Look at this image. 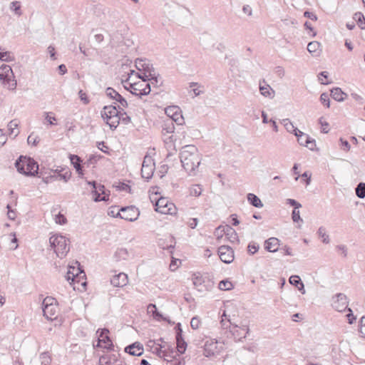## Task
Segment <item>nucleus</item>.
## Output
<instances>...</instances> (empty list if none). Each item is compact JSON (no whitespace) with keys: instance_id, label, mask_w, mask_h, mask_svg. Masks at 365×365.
<instances>
[{"instance_id":"49","label":"nucleus","mask_w":365,"mask_h":365,"mask_svg":"<svg viewBox=\"0 0 365 365\" xmlns=\"http://www.w3.org/2000/svg\"><path fill=\"white\" fill-rule=\"evenodd\" d=\"M97 147L102 152L106 154H110V149L104 142L98 143Z\"/></svg>"},{"instance_id":"54","label":"nucleus","mask_w":365,"mask_h":365,"mask_svg":"<svg viewBox=\"0 0 365 365\" xmlns=\"http://www.w3.org/2000/svg\"><path fill=\"white\" fill-rule=\"evenodd\" d=\"M304 146L307 147L311 150H313L316 148L315 140L309 137L308 141L306 142V145H304Z\"/></svg>"},{"instance_id":"33","label":"nucleus","mask_w":365,"mask_h":365,"mask_svg":"<svg viewBox=\"0 0 365 365\" xmlns=\"http://www.w3.org/2000/svg\"><path fill=\"white\" fill-rule=\"evenodd\" d=\"M218 288L220 290H225V291L232 290L234 288V284L229 279H225V280L220 282V283L218 284Z\"/></svg>"},{"instance_id":"58","label":"nucleus","mask_w":365,"mask_h":365,"mask_svg":"<svg viewBox=\"0 0 365 365\" xmlns=\"http://www.w3.org/2000/svg\"><path fill=\"white\" fill-rule=\"evenodd\" d=\"M359 332L362 336L365 337V317H362L361 319Z\"/></svg>"},{"instance_id":"12","label":"nucleus","mask_w":365,"mask_h":365,"mask_svg":"<svg viewBox=\"0 0 365 365\" xmlns=\"http://www.w3.org/2000/svg\"><path fill=\"white\" fill-rule=\"evenodd\" d=\"M135 66L138 71V73L141 75V76L152 78L153 76V68L152 66L149 63V62L146 60L143 59H137L135 61Z\"/></svg>"},{"instance_id":"56","label":"nucleus","mask_w":365,"mask_h":365,"mask_svg":"<svg viewBox=\"0 0 365 365\" xmlns=\"http://www.w3.org/2000/svg\"><path fill=\"white\" fill-rule=\"evenodd\" d=\"M181 263V262L178 259H173L170 264V269L171 271H175L179 266V264Z\"/></svg>"},{"instance_id":"43","label":"nucleus","mask_w":365,"mask_h":365,"mask_svg":"<svg viewBox=\"0 0 365 365\" xmlns=\"http://www.w3.org/2000/svg\"><path fill=\"white\" fill-rule=\"evenodd\" d=\"M319 81L322 84L327 85L331 83L328 73L326 71L322 72L318 76Z\"/></svg>"},{"instance_id":"52","label":"nucleus","mask_w":365,"mask_h":365,"mask_svg":"<svg viewBox=\"0 0 365 365\" xmlns=\"http://www.w3.org/2000/svg\"><path fill=\"white\" fill-rule=\"evenodd\" d=\"M10 237H11V242L9 245V248L11 250H15L18 247L17 238H16L15 234L11 235Z\"/></svg>"},{"instance_id":"4","label":"nucleus","mask_w":365,"mask_h":365,"mask_svg":"<svg viewBox=\"0 0 365 365\" xmlns=\"http://www.w3.org/2000/svg\"><path fill=\"white\" fill-rule=\"evenodd\" d=\"M15 165L19 173L24 175L35 176L38 173V165L31 158L20 156Z\"/></svg>"},{"instance_id":"2","label":"nucleus","mask_w":365,"mask_h":365,"mask_svg":"<svg viewBox=\"0 0 365 365\" xmlns=\"http://www.w3.org/2000/svg\"><path fill=\"white\" fill-rule=\"evenodd\" d=\"M66 279L74 290L84 292L87 289V278L83 270L80 267L78 262L70 265L66 274Z\"/></svg>"},{"instance_id":"13","label":"nucleus","mask_w":365,"mask_h":365,"mask_svg":"<svg viewBox=\"0 0 365 365\" xmlns=\"http://www.w3.org/2000/svg\"><path fill=\"white\" fill-rule=\"evenodd\" d=\"M165 113L171 119V126L170 127V132H172L173 129V121H175L178 124L182 123L183 118L179 107L169 106L165 108Z\"/></svg>"},{"instance_id":"30","label":"nucleus","mask_w":365,"mask_h":365,"mask_svg":"<svg viewBox=\"0 0 365 365\" xmlns=\"http://www.w3.org/2000/svg\"><path fill=\"white\" fill-rule=\"evenodd\" d=\"M192 280L193 284L195 287V288L197 289L198 290L201 291L203 288V282H204L202 276L199 273L194 274L192 275Z\"/></svg>"},{"instance_id":"46","label":"nucleus","mask_w":365,"mask_h":365,"mask_svg":"<svg viewBox=\"0 0 365 365\" xmlns=\"http://www.w3.org/2000/svg\"><path fill=\"white\" fill-rule=\"evenodd\" d=\"M175 329H176V336H175L176 341H184V339L182 337V329L181 328V324L180 323H178L176 325Z\"/></svg>"},{"instance_id":"23","label":"nucleus","mask_w":365,"mask_h":365,"mask_svg":"<svg viewBox=\"0 0 365 365\" xmlns=\"http://www.w3.org/2000/svg\"><path fill=\"white\" fill-rule=\"evenodd\" d=\"M280 246L279 240L276 237H270L264 242V248L270 252H277Z\"/></svg>"},{"instance_id":"61","label":"nucleus","mask_w":365,"mask_h":365,"mask_svg":"<svg viewBox=\"0 0 365 365\" xmlns=\"http://www.w3.org/2000/svg\"><path fill=\"white\" fill-rule=\"evenodd\" d=\"M258 248H259L258 246H257L255 244H252V245L250 244L248 245V251L251 254L256 253L258 251Z\"/></svg>"},{"instance_id":"21","label":"nucleus","mask_w":365,"mask_h":365,"mask_svg":"<svg viewBox=\"0 0 365 365\" xmlns=\"http://www.w3.org/2000/svg\"><path fill=\"white\" fill-rule=\"evenodd\" d=\"M237 313V308L235 307V305L234 304V302L232 300H227L224 302V309L222 313V317H230L232 316H235Z\"/></svg>"},{"instance_id":"42","label":"nucleus","mask_w":365,"mask_h":365,"mask_svg":"<svg viewBox=\"0 0 365 365\" xmlns=\"http://www.w3.org/2000/svg\"><path fill=\"white\" fill-rule=\"evenodd\" d=\"M259 91L262 95L265 97L271 96L272 95V88L269 85L259 86Z\"/></svg>"},{"instance_id":"26","label":"nucleus","mask_w":365,"mask_h":365,"mask_svg":"<svg viewBox=\"0 0 365 365\" xmlns=\"http://www.w3.org/2000/svg\"><path fill=\"white\" fill-rule=\"evenodd\" d=\"M147 312L148 314H152L153 318L158 321L166 320V318H164L163 315L158 312L157 307L154 304H150L148 305Z\"/></svg>"},{"instance_id":"31","label":"nucleus","mask_w":365,"mask_h":365,"mask_svg":"<svg viewBox=\"0 0 365 365\" xmlns=\"http://www.w3.org/2000/svg\"><path fill=\"white\" fill-rule=\"evenodd\" d=\"M307 50L311 53L318 55L321 51V44L318 41L310 42L307 46Z\"/></svg>"},{"instance_id":"32","label":"nucleus","mask_w":365,"mask_h":365,"mask_svg":"<svg viewBox=\"0 0 365 365\" xmlns=\"http://www.w3.org/2000/svg\"><path fill=\"white\" fill-rule=\"evenodd\" d=\"M220 324L222 329H229L231 331V329L233 326V324H235V322H232V318L227 317H225L222 316V319L220 321Z\"/></svg>"},{"instance_id":"53","label":"nucleus","mask_w":365,"mask_h":365,"mask_svg":"<svg viewBox=\"0 0 365 365\" xmlns=\"http://www.w3.org/2000/svg\"><path fill=\"white\" fill-rule=\"evenodd\" d=\"M11 9L17 14L20 15L21 4L19 1H14L11 3Z\"/></svg>"},{"instance_id":"64","label":"nucleus","mask_w":365,"mask_h":365,"mask_svg":"<svg viewBox=\"0 0 365 365\" xmlns=\"http://www.w3.org/2000/svg\"><path fill=\"white\" fill-rule=\"evenodd\" d=\"M36 138L37 137L36 135L31 134L28 137V143L29 144L36 145Z\"/></svg>"},{"instance_id":"41","label":"nucleus","mask_w":365,"mask_h":365,"mask_svg":"<svg viewBox=\"0 0 365 365\" xmlns=\"http://www.w3.org/2000/svg\"><path fill=\"white\" fill-rule=\"evenodd\" d=\"M158 356L163 358L164 360L169 361V359L166 358L167 356V351L163 350V346L158 345V346L154 348L153 351Z\"/></svg>"},{"instance_id":"15","label":"nucleus","mask_w":365,"mask_h":365,"mask_svg":"<svg viewBox=\"0 0 365 365\" xmlns=\"http://www.w3.org/2000/svg\"><path fill=\"white\" fill-rule=\"evenodd\" d=\"M109 333L108 329H102L101 330H98L97 334H98V340L97 346L103 347L104 349H110L113 346L112 341L108 336V334Z\"/></svg>"},{"instance_id":"48","label":"nucleus","mask_w":365,"mask_h":365,"mask_svg":"<svg viewBox=\"0 0 365 365\" xmlns=\"http://www.w3.org/2000/svg\"><path fill=\"white\" fill-rule=\"evenodd\" d=\"M320 101L323 105H324L327 108H329L330 106V101L328 94L322 93L320 96Z\"/></svg>"},{"instance_id":"27","label":"nucleus","mask_w":365,"mask_h":365,"mask_svg":"<svg viewBox=\"0 0 365 365\" xmlns=\"http://www.w3.org/2000/svg\"><path fill=\"white\" fill-rule=\"evenodd\" d=\"M70 160H71V164L73 165V167L76 170L77 173L79 175H83V170H82L81 165L82 160H81V158L76 155H71Z\"/></svg>"},{"instance_id":"35","label":"nucleus","mask_w":365,"mask_h":365,"mask_svg":"<svg viewBox=\"0 0 365 365\" xmlns=\"http://www.w3.org/2000/svg\"><path fill=\"white\" fill-rule=\"evenodd\" d=\"M248 201L256 207H262V203L260 199L254 194L250 193L247 196Z\"/></svg>"},{"instance_id":"38","label":"nucleus","mask_w":365,"mask_h":365,"mask_svg":"<svg viewBox=\"0 0 365 365\" xmlns=\"http://www.w3.org/2000/svg\"><path fill=\"white\" fill-rule=\"evenodd\" d=\"M321 131L324 133H328L330 130L329 123L324 117H321L319 120Z\"/></svg>"},{"instance_id":"29","label":"nucleus","mask_w":365,"mask_h":365,"mask_svg":"<svg viewBox=\"0 0 365 365\" xmlns=\"http://www.w3.org/2000/svg\"><path fill=\"white\" fill-rule=\"evenodd\" d=\"M331 96L334 100L337 101H342L346 97V94L344 93L339 88H333L331 91Z\"/></svg>"},{"instance_id":"25","label":"nucleus","mask_w":365,"mask_h":365,"mask_svg":"<svg viewBox=\"0 0 365 365\" xmlns=\"http://www.w3.org/2000/svg\"><path fill=\"white\" fill-rule=\"evenodd\" d=\"M155 169V165L151 164H143L141 168V174L143 178L150 179Z\"/></svg>"},{"instance_id":"6","label":"nucleus","mask_w":365,"mask_h":365,"mask_svg":"<svg viewBox=\"0 0 365 365\" xmlns=\"http://www.w3.org/2000/svg\"><path fill=\"white\" fill-rule=\"evenodd\" d=\"M49 241L58 257H63L68 252V240L65 237L53 235L50 237Z\"/></svg>"},{"instance_id":"57","label":"nucleus","mask_w":365,"mask_h":365,"mask_svg":"<svg viewBox=\"0 0 365 365\" xmlns=\"http://www.w3.org/2000/svg\"><path fill=\"white\" fill-rule=\"evenodd\" d=\"M292 220L294 222H298L299 221H302V219L300 218V213L299 210L298 209H294L292 212Z\"/></svg>"},{"instance_id":"8","label":"nucleus","mask_w":365,"mask_h":365,"mask_svg":"<svg viewBox=\"0 0 365 365\" xmlns=\"http://www.w3.org/2000/svg\"><path fill=\"white\" fill-rule=\"evenodd\" d=\"M153 200H155V206L156 212L163 215H173L177 214L178 210L176 206L168 198L161 197L158 200L155 198Z\"/></svg>"},{"instance_id":"20","label":"nucleus","mask_w":365,"mask_h":365,"mask_svg":"<svg viewBox=\"0 0 365 365\" xmlns=\"http://www.w3.org/2000/svg\"><path fill=\"white\" fill-rule=\"evenodd\" d=\"M125 351L132 356H141L143 354V345L139 342H135L125 348Z\"/></svg>"},{"instance_id":"39","label":"nucleus","mask_w":365,"mask_h":365,"mask_svg":"<svg viewBox=\"0 0 365 365\" xmlns=\"http://www.w3.org/2000/svg\"><path fill=\"white\" fill-rule=\"evenodd\" d=\"M40 360L41 365H50L51 363V357L48 352H43L40 354Z\"/></svg>"},{"instance_id":"11","label":"nucleus","mask_w":365,"mask_h":365,"mask_svg":"<svg viewBox=\"0 0 365 365\" xmlns=\"http://www.w3.org/2000/svg\"><path fill=\"white\" fill-rule=\"evenodd\" d=\"M224 235L230 241L234 242L237 240V233L235 230L227 225L219 226L215 231V235L217 239L223 237Z\"/></svg>"},{"instance_id":"34","label":"nucleus","mask_w":365,"mask_h":365,"mask_svg":"<svg viewBox=\"0 0 365 365\" xmlns=\"http://www.w3.org/2000/svg\"><path fill=\"white\" fill-rule=\"evenodd\" d=\"M289 282L292 285L295 286L299 290H302L304 289V284L302 282L301 279L299 276H291L289 278Z\"/></svg>"},{"instance_id":"62","label":"nucleus","mask_w":365,"mask_h":365,"mask_svg":"<svg viewBox=\"0 0 365 365\" xmlns=\"http://www.w3.org/2000/svg\"><path fill=\"white\" fill-rule=\"evenodd\" d=\"M7 140L6 135L3 133L1 130H0V146H2L5 144Z\"/></svg>"},{"instance_id":"19","label":"nucleus","mask_w":365,"mask_h":365,"mask_svg":"<svg viewBox=\"0 0 365 365\" xmlns=\"http://www.w3.org/2000/svg\"><path fill=\"white\" fill-rule=\"evenodd\" d=\"M128 274L124 272L114 274L110 279L111 284L115 287H123L128 284Z\"/></svg>"},{"instance_id":"55","label":"nucleus","mask_w":365,"mask_h":365,"mask_svg":"<svg viewBox=\"0 0 365 365\" xmlns=\"http://www.w3.org/2000/svg\"><path fill=\"white\" fill-rule=\"evenodd\" d=\"M55 220H56V222L58 223V224H60V225H63L66 222V217L59 213L58 214L56 217H55Z\"/></svg>"},{"instance_id":"40","label":"nucleus","mask_w":365,"mask_h":365,"mask_svg":"<svg viewBox=\"0 0 365 365\" xmlns=\"http://www.w3.org/2000/svg\"><path fill=\"white\" fill-rule=\"evenodd\" d=\"M0 60L6 61H12V54L10 52L5 51L4 48H1L0 47Z\"/></svg>"},{"instance_id":"60","label":"nucleus","mask_w":365,"mask_h":365,"mask_svg":"<svg viewBox=\"0 0 365 365\" xmlns=\"http://www.w3.org/2000/svg\"><path fill=\"white\" fill-rule=\"evenodd\" d=\"M309 135H307V134H304V135H301V137H299L297 140L299 142V143L301 145H306V142L308 141V138H309Z\"/></svg>"},{"instance_id":"63","label":"nucleus","mask_w":365,"mask_h":365,"mask_svg":"<svg viewBox=\"0 0 365 365\" xmlns=\"http://www.w3.org/2000/svg\"><path fill=\"white\" fill-rule=\"evenodd\" d=\"M304 15L305 17L311 19L312 20H314V21H317V16L315 14L311 13V12L305 11Z\"/></svg>"},{"instance_id":"17","label":"nucleus","mask_w":365,"mask_h":365,"mask_svg":"<svg viewBox=\"0 0 365 365\" xmlns=\"http://www.w3.org/2000/svg\"><path fill=\"white\" fill-rule=\"evenodd\" d=\"M94 190L92 192V197L96 202L106 201L109 199V193L106 191L103 185H96L95 182L93 183Z\"/></svg>"},{"instance_id":"9","label":"nucleus","mask_w":365,"mask_h":365,"mask_svg":"<svg viewBox=\"0 0 365 365\" xmlns=\"http://www.w3.org/2000/svg\"><path fill=\"white\" fill-rule=\"evenodd\" d=\"M203 354L206 357L219 354L224 348V344L214 339H207L204 344Z\"/></svg>"},{"instance_id":"50","label":"nucleus","mask_w":365,"mask_h":365,"mask_svg":"<svg viewBox=\"0 0 365 365\" xmlns=\"http://www.w3.org/2000/svg\"><path fill=\"white\" fill-rule=\"evenodd\" d=\"M200 319L197 317H194L191 319V321H190V327H192V329H197L199 328L200 325Z\"/></svg>"},{"instance_id":"18","label":"nucleus","mask_w":365,"mask_h":365,"mask_svg":"<svg viewBox=\"0 0 365 365\" xmlns=\"http://www.w3.org/2000/svg\"><path fill=\"white\" fill-rule=\"evenodd\" d=\"M220 259L225 263L230 264L233 262L235 256L232 249L228 246H221L218 249Z\"/></svg>"},{"instance_id":"7","label":"nucleus","mask_w":365,"mask_h":365,"mask_svg":"<svg viewBox=\"0 0 365 365\" xmlns=\"http://www.w3.org/2000/svg\"><path fill=\"white\" fill-rule=\"evenodd\" d=\"M0 81L2 84L9 89H14L16 86V81L11 68L6 64L0 66Z\"/></svg>"},{"instance_id":"37","label":"nucleus","mask_w":365,"mask_h":365,"mask_svg":"<svg viewBox=\"0 0 365 365\" xmlns=\"http://www.w3.org/2000/svg\"><path fill=\"white\" fill-rule=\"evenodd\" d=\"M122 207L119 208L118 206H112L109 208L108 210V215L113 217H120L121 218V214H122Z\"/></svg>"},{"instance_id":"16","label":"nucleus","mask_w":365,"mask_h":365,"mask_svg":"<svg viewBox=\"0 0 365 365\" xmlns=\"http://www.w3.org/2000/svg\"><path fill=\"white\" fill-rule=\"evenodd\" d=\"M121 219L128 221H134L138 219L140 215L139 210L135 206L122 207Z\"/></svg>"},{"instance_id":"47","label":"nucleus","mask_w":365,"mask_h":365,"mask_svg":"<svg viewBox=\"0 0 365 365\" xmlns=\"http://www.w3.org/2000/svg\"><path fill=\"white\" fill-rule=\"evenodd\" d=\"M177 344V349L179 354H182L185 353L187 347V343L184 341H176Z\"/></svg>"},{"instance_id":"5","label":"nucleus","mask_w":365,"mask_h":365,"mask_svg":"<svg viewBox=\"0 0 365 365\" xmlns=\"http://www.w3.org/2000/svg\"><path fill=\"white\" fill-rule=\"evenodd\" d=\"M101 116L111 129L116 128L119 125L120 117L117 108L113 106H106L101 111Z\"/></svg>"},{"instance_id":"44","label":"nucleus","mask_w":365,"mask_h":365,"mask_svg":"<svg viewBox=\"0 0 365 365\" xmlns=\"http://www.w3.org/2000/svg\"><path fill=\"white\" fill-rule=\"evenodd\" d=\"M356 194L360 198L365 197V184L359 183L356 189Z\"/></svg>"},{"instance_id":"22","label":"nucleus","mask_w":365,"mask_h":365,"mask_svg":"<svg viewBox=\"0 0 365 365\" xmlns=\"http://www.w3.org/2000/svg\"><path fill=\"white\" fill-rule=\"evenodd\" d=\"M106 94L110 98L118 101L120 103V106L123 107H126L128 106V103L124 98L121 96L116 91H115L112 88H108L106 89Z\"/></svg>"},{"instance_id":"51","label":"nucleus","mask_w":365,"mask_h":365,"mask_svg":"<svg viewBox=\"0 0 365 365\" xmlns=\"http://www.w3.org/2000/svg\"><path fill=\"white\" fill-rule=\"evenodd\" d=\"M46 119L51 125L56 124L57 120L55 117V115L52 113H47L46 115Z\"/></svg>"},{"instance_id":"10","label":"nucleus","mask_w":365,"mask_h":365,"mask_svg":"<svg viewBox=\"0 0 365 365\" xmlns=\"http://www.w3.org/2000/svg\"><path fill=\"white\" fill-rule=\"evenodd\" d=\"M56 298H43V315L49 319L56 317L57 312Z\"/></svg>"},{"instance_id":"3","label":"nucleus","mask_w":365,"mask_h":365,"mask_svg":"<svg viewBox=\"0 0 365 365\" xmlns=\"http://www.w3.org/2000/svg\"><path fill=\"white\" fill-rule=\"evenodd\" d=\"M182 167L187 173L195 171L200 163V157L197 149L194 146H186L180 153Z\"/></svg>"},{"instance_id":"28","label":"nucleus","mask_w":365,"mask_h":365,"mask_svg":"<svg viewBox=\"0 0 365 365\" xmlns=\"http://www.w3.org/2000/svg\"><path fill=\"white\" fill-rule=\"evenodd\" d=\"M19 122L18 120L14 119L9 122L8 124V130L10 135L16 136L19 133Z\"/></svg>"},{"instance_id":"14","label":"nucleus","mask_w":365,"mask_h":365,"mask_svg":"<svg viewBox=\"0 0 365 365\" xmlns=\"http://www.w3.org/2000/svg\"><path fill=\"white\" fill-rule=\"evenodd\" d=\"M249 331V326L247 324H242L240 325L235 324H233L231 329L232 334L233 335L235 339L237 341H240L242 339L246 338Z\"/></svg>"},{"instance_id":"45","label":"nucleus","mask_w":365,"mask_h":365,"mask_svg":"<svg viewBox=\"0 0 365 365\" xmlns=\"http://www.w3.org/2000/svg\"><path fill=\"white\" fill-rule=\"evenodd\" d=\"M202 192V188L200 185H195L190 188V194L192 196H199Z\"/></svg>"},{"instance_id":"36","label":"nucleus","mask_w":365,"mask_h":365,"mask_svg":"<svg viewBox=\"0 0 365 365\" xmlns=\"http://www.w3.org/2000/svg\"><path fill=\"white\" fill-rule=\"evenodd\" d=\"M354 19L357 22L358 26L361 29H365V18L361 12L354 14Z\"/></svg>"},{"instance_id":"24","label":"nucleus","mask_w":365,"mask_h":365,"mask_svg":"<svg viewBox=\"0 0 365 365\" xmlns=\"http://www.w3.org/2000/svg\"><path fill=\"white\" fill-rule=\"evenodd\" d=\"M346 299L347 298H334L331 306L337 312H344L348 309V302Z\"/></svg>"},{"instance_id":"59","label":"nucleus","mask_w":365,"mask_h":365,"mask_svg":"<svg viewBox=\"0 0 365 365\" xmlns=\"http://www.w3.org/2000/svg\"><path fill=\"white\" fill-rule=\"evenodd\" d=\"M347 309L349 312V313L346 314V317H347L349 324H351L356 320V317L353 315L352 311L350 308H348Z\"/></svg>"},{"instance_id":"1","label":"nucleus","mask_w":365,"mask_h":365,"mask_svg":"<svg viewBox=\"0 0 365 365\" xmlns=\"http://www.w3.org/2000/svg\"><path fill=\"white\" fill-rule=\"evenodd\" d=\"M150 78L141 76L140 73L131 71L124 82V87L136 96L148 95L150 92Z\"/></svg>"}]
</instances>
